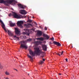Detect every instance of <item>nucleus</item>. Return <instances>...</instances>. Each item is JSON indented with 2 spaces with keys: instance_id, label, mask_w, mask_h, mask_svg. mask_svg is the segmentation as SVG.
<instances>
[{
  "instance_id": "79ce46f5",
  "label": "nucleus",
  "mask_w": 79,
  "mask_h": 79,
  "mask_svg": "<svg viewBox=\"0 0 79 79\" xmlns=\"http://www.w3.org/2000/svg\"><path fill=\"white\" fill-rule=\"evenodd\" d=\"M0 65H1V64H0Z\"/></svg>"
},
{
  "instance_id": "4468645a",
  "label": "nucleus",
  "mask_w": 79,
  "mask_h": 79,
  "mask_svg": "<svg viewBox=\"0 0 79 79\" xmlns=\"http://www.w3.org/2000/svg\"><path fill=\"white\" fill-rule=\"evenodd\" d=\"M42 48H43V50L44 51H47V47L46 45H42Z\"/></svg>"
},
{
  "instance_id": "c9c22d12",
  "label": "nucleus",
  "mask_w": 79,
  "mask_h": 79,
  "mask_svg": "<svg viewBox=\"0 0 79 79\" xmlns=\"http://www.w3.org/2000/svg\"><path fill=\"white\" fill-rule=\"evenodd\" d=\"M35 25H37V23H36V22H35Z\"/></svg>"
},
{
  "instance_id": "7ed1b4c3",
  "label": "nucleus",
  "mask_w": 79,
  "mask_h": 79,
  "mask_svg": "<svg viewBox=\"0 0 79 79\" xmlns=\"http://www.w3.org/2000/svg\"><path fill=\"white\" fill-rule=\"evenodd\" d=\"M13 2H15V0H8L5 1L3 0H0V3H7V4H11Z\"/></svg>"
},
{
  "instance_id": "9b49d317",
  "label": "nucleus",
  "mask_w": 79,
  "mask_h": 79,
  "mask_svg": "<svg viewBox=\"0 0 79 79\" xmlns=\"http://www.w3.org/2000/svg\"><path fill=\"white\" fill-rule=\"evenodd\" d=\"M42 35V32L41 31H38L37 32V35L39 37Z\"/></svg>"
},
{
  "instance_id": "412c9836",
  "label": "nucleus",
  "mask_w": 79,
  "mask_h": 79,
  "mask_svg": "<svg viewBox=\"0 0 79 79\" xmlns=\"http://www.w3.org/2000/svg\"><path fill=\"white\" fill-rule=\"evenodd\" d=\"M5 74L6 75H8V76L10 75V73L7 71H6L5 72Z\"/></svg>"
},
{
  "instance_id": "6e6552de",
  "label": "nucleus",
  "mask_w": 79,
  "mask_h": 79,
  "mask_svg": "<svg viewBox=\"0 0 79 79\" xmlns=\"http://www.w3.org/2000/svg\"><path fill=\"white\" fill-rule=\"evenodd\" d=\"M15 32L16 34H19L20 32V31L19 30V29L17 28H15Z\"/></svg>"
},
{
  "instance_id": "e433bc0d",
  "label": "nucleus",
  "mask_w": 79,
  "mask_h": 79,
  "mask_svg": "<svg viewBox=\"0 0 79 79\" xmlns=\"http://www.w3.org/2000/svg\"><path fill=\"white\" fill-rule=\"evenodd\" d=\"M15 69V70H16V71H18V70L16 69Z\"/></svg>"
},
{
  "instance_id": "dca6fc26",
  "label": "nucleus",
  "mask_w": 79,
  "mask_h": 79,
  "mask_svg": "<svg viewBox=\"0 0 79 79\" xmlns=\"http://www.w3.org/2000/svg\"><path fill=\"white\" fill-rule=\"evenodd\" d=\"M23 21H21L18 22L17 24L18 25H22V24H23Z\"/></svg>"
},
{
  "instance_id": "a211bd4d",
  "label": "nucleus",
  "mask_w": 79,
  "mask_h": 79,
  "mask_svg": "<svg viewBox=\"0 0 79 79\" xmlns=\"http://www.w3.org/2000/svg\"><path fill=\"white\" fill-rule=\"evenodd\" d=\"M10 27H13L15 25V23H13L12 22H10Z\"/></svg>"
},
{
  "instance_id": "b1692460",
  "label": "nucleus",
  "mask_w": 79,
  "mask_h": 79,
  "mask_svg": "<svg viewBox=\"0 0 79 79\" xmlns=\"http://www.w3.org/2000/svg\"><path fill=\"white\" fill-rule=\"evenodd\" d=\"M40 40H41V41H43V40H44V38L42 37L40 38Z\"/></svg>"
},
{
  "instance_id": "20e7f679",
  "label": "nucleus",
  "mask_w": 79,
  "mask_h": 79,
  "mask_svg": "<svg viewBox=\"0 0 79 79\" xmlns=\"http://www.w3.org/2000/svg\"><path fill=\"white\" fill-rule=\"evenodd\" d=\"M8 34H9L10 36H11V37H14V40H18L19 39V38L16 37V35H13V34L11 32V31L8 30Z\"/></svg>"
},
{
  "instance_id": "39448f33",
  "label": "nucleus",
  "mask_w": 79,
  "mask_h": 79,
  "mask_svg": "<svg viewBox=\"0 0 79 79\" xmlns=\"http://www.w3.org/2000/svg\"><path fill=\"white\" fill-rule=\"evenodd\" d=\"M12 15L15 18H17V19H21V18H23V17L21 16H19L17 15V14L15 12H12Z\"/></svg>"
},
{
  "instance_id": "72a5a7b5",
  "label": "nucleus",
  "mask_w": 79,
  "mask_h": 79,
  "mask_svg": "<svg viewBox=\"0 0 79 79\" xmlns=\"http://www.w3.org/2000/svg\"><path fill=\"white\" fill-rule=\"evenodd\" d=\"M45 60L44 59H43V61H45Z\"/></svg>"
},
{
  "instance_id": "423d86ee",
  "label": "nucleus",
  "mask_w": 79,
  "mask_h": 79,
  "mask_svg": "<svg viewBox=\"0 0 79 79\" xmlns=\"http://www.w3.org/2000/svg\"><path fill=\"white\" fill-rule=\"evenodd\" d=\"M24 31H25V32H23V34L24 35H27L29 36L30 34H31V30L28 29H24Z\"/></svg>"
},
{
  "instance_id": "9d476101",
  "label": "nucleus",
  "mask_w": 79,
  "mask_h": 79,
  "mask_svg": "<svg viewBox=\"0 0 79 79\" xmlns=\"http://www.w3.org/2000/svg\"><path fill=\"white\" fill-rule=\"evenodd\" d=\"M53 43L55 45H57V46H60H60H61V44H60V43L57 42V41H54L53 42Z\"/></svg>"
},
{
  "instance_id": "cd10ccee",
  "label": "nucleus",
  "mask_w": 79,
  "mask_h": 79,
  "mask_svg": "<svg viewBox=\"0 0 79 79\" xmlns=\"http://www.w3.org/2000/svg\"><path fill=\"white\" fill-rule=\"evenodd\" d=\"M37 40H40V38H36Z\"/></svg>"
},
{
  "instance_id": "aec40b11",
  "label": "nucleus",
  "mask_w": 79,
  "mask_h": 79,
  "mask_svg": "<svg viewBox=\"0 0 79 79\" xmlns=\"http://www.w3.org/2000/svg\"><path fill=\"white\" fill-rule=\"evenodd\" d=\"M30 18L29 17H28V20L27 21V22H29V23H31V22H32V20H31V19H29Z\"/></svg>"
},
{
  "instance_id": "0eeeda50",
  "label": "nucleus",
  "mask_w": 79,
  "mask_h": 79,
  "mask_svg": "<svg viewBox=\"0 0 79 79\" xmlns=\"http://www.w3.org/2000/svg\"><path fill=\"white\" fill-rule=\"evenodd\" d=\"M0 23L2 24V28L3 29H4V30L5 31V32H7V30H6V29L5 28V24H4V23H3V22L1 20H0Z\"/></svg>"
},
{
  "instance_id": "ddd939ff",
  "label": "nucleus",
  "mask_w": 79,
  "mask_h": 79,
  "mask_svg": "<svg viewBox=\"0 0 79 79\" xmlns=\"http://www.w3.org/2000/svg\"><path fill=\"white\" fill-rule=\"evenodd\" d=\"M20 13L22 15H26L27 14V12L24 10H20Z\"/></svg>"
},
{
  "instance_id": "f704fd0d",
  "label": "nucleus",
  "mask_w": 79,
  "mask_h": 79,
  "mask_svg": "<svg viewBox=\"0 0 79 79\" xmlns=\"http://www.w3.org/2000/svg\"><path fill=\"white\" fill-rule=\"evenodd\" d=\"M65 60L67 62L68 61V59L66 58L65 59Z\"/></svg>"
},
{
  "instance_id": "f03ea898",
  "label": "nucleus",
  "mask_w": 79,
  "mask_h": 79,
  "mask_svg": "<svg viewBox=\"0 0 79 79\" xmlns=\"http://www.w3.org/2000/svg\"><path fill=\"white\" fill-rule=\"evenodd\" d=\"M20 44L21 45L20 48L21 49H24V48H25V50H26L28 48L27 45L26 44H25V41H22L20 42Z\"/></svg>"
},
{
  "instance_id": "58836bf2",
  "label": "nucleus",
  "mask_w": 79,
  "mask_h": 79,
  "mask_svg": "<svg viewBox=\"0 0 79 79\" xmlns=\"http://www.w3.org/2000/svg\"><path fill=\"white\" fill-rule=\"evenodd\" d=\"M44 56H42V57H44Z\"/></svg>"
},
{
  "instance_id": "bb28decb",
  "label": "nucleus",
  "mask_w": 79,
  "mask_h": 79,
  "mask_svg": "<svg viewBox=\"0 0 79 79\" xmlns=\"http://www.w3.org/2000/svg\"><path fill=\"white\" fill-rule=\"evenodd\" d=\"M44 30H45V31H47V27H44Z\"/></svg>"
},
{
  "instance_id": "4c0bfd02",
  "label": "nucleus",
  "mask_w": 79,
  "mask_h": 79,
  "mask_svg": "<svg viewBox=\"0 0 79 79\" xmlns=\"http://www.w3.org/2000/svg\"><path fill=\"white\" fill-rule=\"evenodd\" d=\"M59 75H61V73H59Z\"/></svg>"
},
{
  "instance_id": "f8f14e48",
  "label": "nucleus",
  "mask_w": 79,
  "mask_h": 79,
  "mask_svg": "<svg viewBox=\"0 0 79 79\" xmlns=\"http://www.w3.org/2000/svg\"><path fill=\"white\" fill-rule=\"evenodd\" d=\"M18 6L19 7L21 8H22V9H24V8H26V6L23 5L21 4H18Z\"/></svg>"
},
{
  "instance_id": "37998d69",
  "label": "nucleus",
  "mask_w": 79,
  "mask_h": 79,
  "mask_svg": "<svg viewBox=\"0 0 79 79\" xmlns=\"http://www.w3.org/2000/svg\"><path fill=\"white\" fill-rule=\"evenodd\" d=\"M73 47L72 46V48H73Z\"/></svg>"
},
{
  "instance_id": "7c9ffc66",
  "label": "nucleus",
  "mask_w": 79,
  "mask_h": 79,
  "mask_svg": "<svg viewBox=\"0 0 79 79\" xmlns=\"http://www.w3.org/2000/svg\"><path fill=\"white\" fill-rule=\"evenodd\" d=\"M51 40H54V38H53V37H52L51 39Z\"/></svg>"
},
{
  "instance_id": "6ab92c4d",
  "label": "nucleus",
  "mask_w": 79,
  "mask_h": 79,
  "mask_svg": "<svg viewBox=\"0 0 79 79\" xmlns=\"http://www.w3.org/2000/svg\"><path fill=\"white\" fill-rule=\"evenodd\" d=\"M27 56L28 57V58L31 59V60H33V59L32 58V57L31 56H30L29 54H27Z\"/></svg>"
},
{
  "instance_id": "393cba45",
  "label": "nucleus",
  "mask_w": 79,
  "mask_h": 79,
  "mask_svg": "<svg viewBox=\"0 0 79 79\" xmlns=\"http://www.w3.org/2000/svg\"><path fill=\"white\" fill-rule=\"evenodd\" d=\"M43 63H44V62H43V61L42 60L40 61V64H42Z\"/></svg>"
},
{
  "instance_id": "f3484780",
  "label": "nucleus",
  "mask_w": 79,
  "mask_h": 79,
  "mask_svg": "<svg viewBox=\"0 0 79 79\" xmlns=\"http://www.w3.org/2000/svg\"><path fill=\"white\" fill-rule=\"evenodd\" d=\"M43 36H44V37H46V38H47V39L48 40V39L49 38H50V37H49V36H48V35H45V34H43Z\"/></svg>"
},
{
  "instance_id": "4be33fe9",
  "label": "nucleus",
  "mask_w": 79,
  "mask_h": 79,
  "mask_svg": "<svg viewBox=\"0 0 79 79\" xmlns=\"http://www.w3.org/2000/svg\"><path fill=\"white\" fill-rule=\"evenodd\" d=\"M27 42H31V41H32V39L29 38L28 39H27Z\"/></svg>"
},
{
  "instance_id": "c03bdc74",
  "label": "nucleus",
  "mask_w": 79,
  "mask_h": 79,
  "mask_svg": "<svg viewBox=\"0 0 79 79\" xmlns=\"http://www.w3.org/2000/svg\"><path fill=\"white\" fill-rule=\"evenodd\" d=\"M26 16H25V18H26Z\"/></svg>"
},
{
  "instance_id": "c756f323",
  "label": "nucleus",
  "mask_w": 79,
  "mask_h": 79,
  "mask_svg": "<svg viewBox=\"0 0 79 79\" xmlns=\"http://www.w3.org/2000/svg\"><path fill=\"white\" fill-rule=\"evenodd\" d=\"M63 52H64V51H62L61 52V55H62L63 54Z\"/></svg>"
},
{
  "instance_id": "2eb2a0df",
  "label": "nucleus",
  "mask_w": 79,
  "mask_h": 79,
  "mask_svg": "<svg viewBox=\"0 0 79 79\" xmlns=\"http://www.w3.org/2000/svg\"><path fill=\"white\" fill-rule=\"evenodd\" d=\"M41 42L40 41H35L34 42V44L36 45H38L39 44H41Z\"/></svg>"
},
{
  "instance_id": "2f4dec72",
  "label": "nucleus",
  "mask_w": 79,
  "mask_h": 79,
  "mask_svg": "<svg viewBox=\"0 0 79 79\" xmlns=\"http://www.w3.org/2000/svg\"><path fill=\"white\" fill-rule=\"evenodd\" d=\"M56 55H59V56H60V55H61L60 54L57 53L56 54Z\"/></svg>"
},
{
  "instance_id": "1a4fd4ad",
  "label": "nucleus",
  "mask_w": 79,
  "mask_h": 79,
  "mask_svg": "<svg viewBox=\"0 0 79 79\" xmlns=\"http://www.w3.org/2000/svg\"><path fill=\"white\" fill-rule=\"evenodd\" d=\"M53 43L55 45H57V46H60H60H61V44H60V43L57 42V41H54L53 42Z\"/></svg>"
},
{
  "instance_id": "c85d7f7f",
  "label": "nucleus",
  "mask_w": 79,
  "mask_h": 79,
  "mask_svg": "<svg viewBox=\"0 0 79 79\" xmlns=\"http://www.w3.org/2000/svg\"><path fill=\"white\" fill-rule=\"evenodd\" d=\"M12 16V14H11L10 13V14H9V16Z\"/></svg>"
},
{
  "instance_id": "a878e982",
  "label": "nucleus",
  "mask_w": 79,
  "mask_h": 79,
  "mask_svg": "<svg viewBox=\"0 0 79 79\" xmlns=\"http://www.w3.org/2000/svg\"><path fill=\"white\" fill-rule=\"evenodd\" d=\"M18 26H20V28H23V26H22V25H18Z\"/></svg>"
},
{
  "instance_id": "473e14b6",
  "label": "nucleus",
  "mask_w": 79,
  "mask_h": 79,
  "mask_svg": "<svg viewBox=\"0 0 79 79\" xmlns=\"http://www.w3.org/2000/svg\"><path fill=\"white\" fill-rule=\"evenodd\" d=\"M28 26L29 25H30V26H32V24H31V23L28 24Z\"/></svg>"
},
{
  "instance_id": "ea45409f",
  "label": "nucleus",
  "mask_w": 79,
  "mask_h": 79,
  "mask_svg": "<svg viewBox=\"0 0 79 79\" xmlns=\"http://www.w3.org/2000/svg\"><path fill=\"white\" fill-rule=\"evenodd\" d=\"M32 18H34V17H32Z\"/></svg>"
},
{
  "instance_id": "a19ab883",
  "label": "nucleus",
  "mask_w": 79,
  "mask_h": 79,
  "mask_svg": "<svg viewBox=\"0 0 79 79\" xmlns=\"http://www.w3.org/2000/svg\"><path fill=\"white\" fill-rule=\"evenodd\" d=\"M28 75H29V74H28Z\"/></svg>"
},
{
  "instance_id": "f257e3e1",
  "label": "nucleus",
  "mask_w": 79,
  "mask_h": 79,
  "mask_svg": "<svg viewBox=\"0 0 79 79\" xmlns=\"http://www.w3.org/2000/svg\"><path fill=\"white\" fill-rule=\"evenodd\" d=\"M29 51L30 55H31L32 56H35V54L40 55V54L42 53H44V52H42V51L40 50V49H39V48H36L34 51V52L32 51V50H31V49H29Z\"/></svg>"
},
{
  "instance_id": "5701e85b",
  "label": "nucleus",
  "mask_w": 79,
  "mask_h": 79,
  "mask_svg": "<svg viewBox=\"0 0 79 79\" xmlns=\"http://www.w3.org/2000/svg\"><path fill=\"white\" fill-rule=\"evenodd\" d=\"M24 26L25 27H27V28H28V27H29V25L27 24H25Z\"/></svg>"
}]
</instances>
